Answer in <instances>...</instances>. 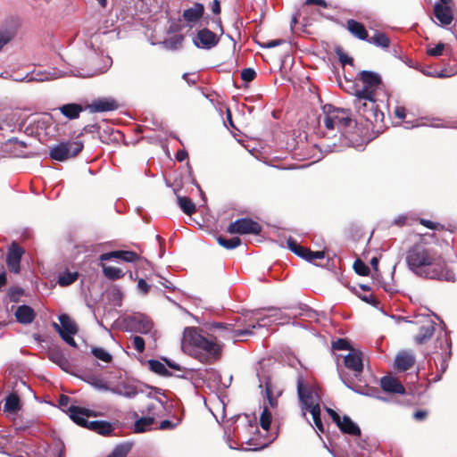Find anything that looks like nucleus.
Segmentation results:
<instances>
[{
    "mask_svg": "<svg viewBox=\"0 0 457 457\" xmlns=\"http://www.w3.org/2000/svg\"><path fill=\"white\" fill-rule=\"evenodd\" d=\"M408 269L416 276L426 278L453 282L454 272L448 268L445 258L436 245L421 237L405 253Z\"/></svg>",
    "mask_w": 457,
    "mask_h": 457,
    "instance_id": "obj_1",
    "label": "nucleus"
},
{
    "mask_svg": "<svg viewBox=\"0 0 457 457\" xmlns=\"http://www.w3.org/2000/svg\"><path fill=\"white\" fill-rule=\"evenodd\" d=\"M183 348L202 362L221 356L223 345L214 334L204 335L203 329L196 327L186 328L183 334Z\"/></svg>",
    "mask_w": 457,
    "mask_h": 457,
    "instance_id": "obj_2",
    "label": "nucleus"
},
{
    "mask_svg": "<svg viewBox=\"0 0 457 457\" xmlns=\"http://www.w3.org/2000/svg\"><path fill=\"white\" fill-rule=\"evenodd\" d=\"M353 95L355 96L353 104L359 115L372 126V129H381L385 116L378 108L375 96L366 90H355Z\"/></svg>",
    "mask_w": 457,
    "mask_h": 457,
    "instance_id": "obj_3",
    "label": "nucleus"
},
{
    "mask_svg": "<svg viewBox=\"0 0 457 457\" xmlns=\"http://www.w3.org/2000/svg\"><path fill=\"white\" fill-rule=\"evenodd\" d=\"M324 125L328 129L345 130L355 124V120L351 118L349 109L336 107L332 104L323 106Z\"/></svg>",
    "mask_w": 457,
    "mask_h": 457,
    "instance_id": "obj_4",
    "label": "nucleus"
},
{
    "mask_svg": "<svg viewBox=\"0 0 457 457\" xmlns=\"http://www.w3.org/2000/svg\"><path fill=\"white\" fill-rule=\"evenodd\" d=\"M262 321H263V319L258 320L256 324H253L249 327V328L245 329L235 328L234 324L227 322H212L206 324L205 327L208 330L215 332L213 334L217 337L218 341L219 338L233 339L236 341V338L237 337L252 335L253 328H255L257 326H262L261 324Z\"/></svg>",
    "mask_w": 457,
    "mask_h": 457,
    "instance_id": "obj_5",
    "label": "nucleus"
},
{
    "mask_svg": "<svg viewBox=\"0 0 457 457\" xmlns=\"http://www.w3.org/2000/svg\"><path fill=\"white\" fill-rule=\"evenodd\" d=\"M297 394L302 403V415L303 417L306 416L309 408L320 404V396L318 389L309 386L301 376L297 378Z\"/></svg>",
    "mask_w": 457,
    "mask_h": 457,
    "instance_id": "obj_6",
    "label": "nucleus"
},
{
    "mask_svg": "<svg viewBox=\"0 0 457 457\" xmlns=\"http://www.w3.org/2000/svg\"><path fill=\"white\" fill-rule=\"evenodd\" d=\"M84 148L80 141H65L53 146L49 155L53 160L64 162L76 157Z\"/></svg>",
    "mask_w": 457,
    "mask_h": 457,
    "instance_id": "obj_7",
    "label": "nucleus"
},
{
    "mask_svg": "<svg viewBox=\"0 0 457 457\" xmlns=\"http://www.w3.org/2000/svg\"><path fill=\"white\" fill-rule=\"evenodd\" d=\"M262 230V225L251 218L237 219L227 228L228 233L239 235H259Z\"/></svg>",
    "mask_w": 457,
    "mask_h": 457,
    "instance_id": "obj_8",
    "label": "nucleus"
},
{
    "mask_svg": "<svg viewBox=\"0 0 457 457\" xmlns=\"http://www.w3.org/2000/svg\"><path fill=\"white\" fill-rule=\"evenodd\" d=\"M358 79L362 83L361 90H366L373 96H376V92L382 84L381 76L374 71H361L357 74Z\"/></svg>",
    "mask_w": 457,
    "mask_h": 457,
    "instance_id": "obj_9",
    "label": "nucleus"
},
{
    "mask_svg": "<svg viewBox=\"0 0 457 457\" xmlns=\"http://www.w3.org/2000/svg\"><path fill=\"white\" fill-rule=\"evenodd\" d=\"M23 254V248L13 241L9 246L6 254V266L10 272L14 274L21 272V262Z\"/></svg>",
    "mask_w": 457,
    "mask_h": 457,
    "instance_id": "obj_10",
    "label": "nucleus"
},
{
    "mask_svg": "<svg viewBox=\"0 0 457 457\" xmlns=\"http://www.w3.org/2000/svg\"><path fill=\"white\" fill-rule=\"evenodd\" d=\"M219 42V36L207 28L199 29L193 39L194 45L203 49H212L215 47Z\"/></svg>",
    "mask_w": 457,
    "mask_h": 457,
    "instance_id": "obj_11",
    "label": "nucleus"
},
{
    "mask_svg": "<svg viewBox=\"0 0 457 457\" xmlns=\"http://www.w3.org/2000/svg\"><path fill=\"white\" fill-rule=\"evenodd\" d=\"M100 261H109L111 259H119L125 262L131 263H139L145 262L148 263L147 260L141 257L138 253L134 251H124V250H117L112 251L109 253H102L99 257Z\"/></svg>",
    "mask_w": 457,
    "mask_h": 457,
    "instance_id": "obj_12",
    "label": "nucleus"
},
{
    "mask_svg": "<svg viewBox=\"0 0 457 457\" xmlns=\"http://www.w3.org/2000/svg\"><path fill=\"white\" fill-rule=\"evenodd\" d=\"M68 412L70 418L74 421L77 425L85 428L87 426L88 420L86 417H96V413L94 411H91L87 408L71 405L68 408Z\"/></svg>",
    "mask_w": 457,
    "mask_h": 457,
    "instance_id": "obj_13",
    "label": "nucleus"
},
{
    "mask_svg": "<svg viewBox=\"0 0 457 457\" xmlns=\"http://www.w3.org/2000/svg\"><path fill=\"white\" fill-rule=\"evenodd\" d=\"M118 108L119 104L112 97L97 98L86 107V109H88L90 112H111L117 110Z\"/></svg>",
    "mask_w": 457,
    "mask_h": 457,
    "instance_id": "obj_14",
    "label": "nucleus"
},
{
    "mask_svg": "<svg viewBox=\"0 0 457 457\" xmlns=\"http://www.w3.org/2000/svg\"><path fill=\"white\" fill-rule=\"evenodd\" d=\"M345 366L359 376L363 370L362 353L360 350L352 349L344 358Z\"/></svg>",
    "mask_w": 457,
    "mask_h": 457,
    "instance_id": "obj_15",
    "label": "nucleus"
},
{
    "mask_svg": "<svg viewBox=\"0 0 457 457\" xmlns=\"http://www.w3.org/2000/svg\"><path fill=\"white\" fill-rule=\"evenodd\" d=\"M132 329L137 333L148 334L153 329V321L145 315L137 313L129 318Z\"/></svg>",
    "mask_w": 457,
    "mask_h": 457,
    "instance_id": "obj_16",
    "label": "nucleus"
},
{
    "mask_svg": "<svg viewBox=\"0 0 457 457\" xmlns=\"http://www.w3.org/2000/svg\"><path fill=\"white\" fill-rule=\"evenodd\" d=\"M380 386L383 391L390 394L404 395L405 388L397 378L391 375L384 376L380 379Z\"/></svg>",
    "mask_w": 457,
    "mask_h": 457,
    "instance_id": "obj_17",
    "label": "nucleus"
},
{
    "mask_svg": "<svg viewBox=\"0 0 457 457\" xmlns=\"http://www.w3.org/2000/svg\"><path fill=\"white\" fill-rule=\"evenodd\" d=\"M415 364L414 355L407 351H401L395 359V368L398 371H406Z\"/></svg>",
    "mask_w": 457,
    "mask_h": 457,
    "instance_id": "obj_18",
    "label": "nucleus"
},
{
    "mask_svg": "<svg viewBox=\"0 0 457 457\" xmlns=\"http://www.w3.org/2000/svg\"><path fill=\"white\" fill-rule=\"evenodd\" d=\"M434 15L445 26L450 25L453 21V14L450 4H436L434 5Z\"/></svg>",
    "mask_w": 457,
    "mask_h": 457,
    "instance_id": "obj_19",
    "label": "nucleus"
},
{
    "mask_svg": "<svg viewBox=\"0 0 457 457\" xmlns=\"http://www.w3.org/2000/svg\"><path fill=\"white\" fill-rule=\"evenodd\" d=\"M60 325L54 323V328L61 335L65 334H77L78 327L73 320L67 315L62 314L59 316Z\"/></svg>",
    "mask_w": 457,
    "mask_h": 457,
    "instance_id": "obj_20",
    "label": "nucleus"
},
{
    "mask_svg": "<svg viewBox=\"0 0 457 457\" xmlns=\"http://www.w3.org/2000/svg\"><path fill=\"white\" fill-rule=\"evenodd\" d=\"M124 135L121 131L107 126L99 132V139L102 143L110 145L121 141Z\"/></svg>",
    "mask_w": 457,
    "mask_h": 457,
    "instance_id": "obj_21",
    "label": "nucleus"
},
{
    "mask_svg": "<svg viewBox=\"0 0 457 457\" xmlns=\"http://www.w3.org/2000/svg\"><path fill=\"white\" fill-rule=\"evenodd\" d=\"M204 13V6L201 3H195L192 7L184 10L183 19L191 23H195L202 19Z\"/></svg>",
    "mask_w": 457,
    "mask_h": 457,
    "instance_id": "obj_22",
    "label": "nucleus"
},
{
    "mask_svg": "<svg viewBox=\"0 0 457 457\" xmlns=\"http://www.w3.org/2000/svg\"><path fill=\"white\" fill-rule=\"evenodd\" d=\"M346 29L354 37L363 41L368 39V30L361 22L349 19L346 21Z\"/></svg>",
    "mask_w": 457,
    "mask_h": 457,
    "instance_id": "obj_23",
    "label": "nucleus"
},
{
    "mask_svg": "<svg viewBox=\"0 0 457 457\" xmlns=\"http://www.w3.org/2000/svg\"><path fill=\"white\" fill-rule=\"evenodd\" d=\"M47 358L58 365L62 370H67L70 368V362L59 347L49 348Z\"/></svg>",
    "mask_w": 457,
    "mask_h": 457,
    "instance_id": "obj_24",
    "label": "nucleus"
},
{
    "mask_svg": "<svg viewBox=\"0 0 457 457\" xmlns=\"http://www.w3.org/2000/svg\"><path fill=\"white\" fill-rule=\"evenodd\" d=\"M86 428L102 436H109L114 430L113 425L106 420L88 421Z\"/></svg>",
    "mask_w": 457,
    "mask_h": 457,
    "instance_id": "obj_25",
    "label": "nucleus"
},
{
    "mask_svg": "<svg viewBox=\"0 0 457 457\" xmlns=\"http://www.w3.org/2000/svg\"><path fill=\"white\" fill-rule=\"evenodd\" d=\"M15 317L21 324H30L36 318V312L30 306L24 304L17 308Z\"/></svg>",
    "mask_w": 457,
    "mask_h": 457,
    "instance_id": "obj_26",
    "label": "nucleus"
},
{
    "mask_svg": "<svg viewBox=\"0 0 457 457\" xmlns=\"http://www.w3.org/2000/svg\"><path fill=\"white\" fill-rule=\"evenodd\" d=\"M435 325V322L432 320H428L425 325H422L415 337V342L419 345H422L430 339L436 330Z\"/></svg>",
    "mask_w": 457,
    "mask_h": 457,
    "instance_id": "obj_27",
    "label": "nucleus"
},
{
    "mask_svg": "<svg viewBox=\"0 0 457 457\" xmlns=\"http://www.w3.org/2000/svg\"><path fill=\"white\" fill-rule=\"evenodd\" d=\"M109 390L115 395L127 398H134L139 393L136 386L126 383L119 384L116 386L110 388Z\"/></svg>",
    "mask_w": 457,
    "mask_h": 457,
    "instance_id": "obj_28",
    "label": "nucleus"
},
{
    "mask_svg": "<svg viewBox=\"0 0 457 457\" xmlns=\"http://www.w3.org/2000/svg\"><path fill=\"white\" fill-rule=\"evenodd\" d=\"M337 427L345 434L356 436H361L360 428L346 415L340 420Z\"/></svg>",
    "mask_w": 457,
    "mask_h": 457,
    "instance_id": "obj_29",
    "label": "nucleus"
},
{
    "mask_svg": "<svg viewBox=\"0 0 457 457\" xmlns=\"http://www.w3.org/2000/svg\"><path fill=\"white\" fill-rule=\"evenodd\" d=\"M366 41L384 49L388 48L391 44V40L387 35L380 31H376L371 37L368 36V39H366Z\"/></svg>",
    "mask_w": 457,
    "mask_h": 457,
    "instance_id": "obj_30",
    "label": "nucleus"
},
{
    "mask_svg": "<svg viewBox=\"0 0 457 457\" xmlns=\"http://www.w3.org/2000/svg\"><path fill=\"white\" fill-rule=\"evenodd\" d=\"M155 423V417L145 416L137 419L134 423V432L143 433L152 428V426Z\"/></svg>",
    "mask_w": 457,
    "mask_h": 457,
    "instance_id": "obj_31",
    "label": "nucleus"
},
{
    "mask_svg": "<svg viewBox=\"0 0 457 457\" xmlns=\"http://www.w3.org/2000/svg\"><path fill=\"white\" fill-rule=\"evenodd\" d=\"M60 111L68 119L74 120L79 117L83 107L79 104H67L61 106Z\"/></svg>",
    "mask_w": 457,
    "mask_h": 457,
    "instance_id": "obj_32",
    "label": "nucleus"
},
{
    "mask_svg": "<svg viewBox=\"0 0 457 457\" xmlns=\"http://www.w3.org/2000/svg\"><path fill=\"white\" fill-rule=\"evenodd\" d=\"M287 247L297 256L307 260L308 254L311 253V249L300 245L294 238L289 237L287 240Z\"/></svg>",
    "mask_w": 457,
    "mask_h": 457,
    "instance_id": "obj_33",
    "label": "nucleus"
},
{
    "mask_svg": "<svg viewBox=\"0 0 457 457\" xmlns=\"http://www.w3.org/2000/svg\"><path fill=\"white\" fill-rule=\"evenodd\" d=\"M4 411L14 413L21 409L20 397L16 393L10 394L4 403Z\"/></svg>",
    "mask_w": 457,
    "mask_h": 457,
    "instance_id": "obj_34",
    "label": "nucleus"
},
{
    "mask_svg": "<svg viewBox=\"0 0 457 457\" xmlns=\"http://www.w3.org/2000/svg\"><path fill=\"white\" fill-rule=\"evenodd\" d=\"M103 274L105 278L110 280H117L122 278L125 276V272L117 267L108 266L106 264H101Z\"/></svg>",
    "mask_w": 457,
    "mask_h": 457,
    "instance_id": "obj_35",
    "label": "nucleus"
},
{
    "mask_svg": "<svg viewBox=\"0 0 457 457\" xmlns=\"http://www.w3.org/2000/svg\"><path fill=\"white\" fill-rule=\"evenodd\" d=\"M149 369L162 377H170L172 373L166 368V366L160 361L157 360H149L148 361Z\"/></svg>",
    "mask_w": 457,
    "mask_h": 457,
    "instance_id": "obj_36",
    "label": "nucleus"
},
{
    "mask_svg": "<svg viewBox=\"0 0 457 457\" xmlns=\"http://www.w3.org/2000/svg\"><path fill=\"white\" fill-rule=\"evenodd\" d=\"M265 387V396L267 398L268 403L271 408H276L278 406V396L280 395V393H278L277 395H274L272 384L270 378H267L264 383Z\"/></svg>",
    "mask_w": 457,
    "mask_h": 457,
    "instance_id": "obj_37",
    "label": "nucleus"
},
{
    "mask_svg": "<svg viewBox=\"0 0 457 457\" xmlns=\"http://www.w3.org/2000/svg\"><path fill=\"white\" fill-rule=\"evenodd\" d=\"M177 200L180 209L184 213L187 215H191L195 212V205L189 197L178 196Z\"/></svg>",
    "mask_w": 457,
    "mask_h": 457,
    "instance_id": "obj_38",
    "label": "nucleus"
},
{
    "mask_svg": "<svg viewBox=\"0 0 457 457\" xmlns=\"http://www.w3.org/2000/svg\"><path fill=\"white\" fill-rule=\"evenodd\" d=\"M107 297L109 301L112 302L114 305L120 306L122 303L123 293L117 286H113L108 291Z\"/></svg>",
    "mask_w": 457,
    "mask_h": 457,
    "instance_id": "obj_39",
    "label": "nucleus"
},
{
    "mask_svg": "<svg viewBox=\"0 0 457 457\" xmlns=\"http://www.w3.org/2000/svg\"><path fill=\"white\" fill-rule=\"evenodd\" d=\"M217 241L220 245L222 247L231 250L241 245V239L238 237H234L232 238L227 239L223 237H218Z\"/></svg>",
    "mask_w": 457,
    "mask_h": 457,
    "instance_id": "obj_40",
    "label": "nucleus"
},
{
    "mask_svg": "<svg viewBox=\"0 0 457 457\" xmlns=\"http://www.w3.org/2000/svg\"><path fill=\"white\" fill-rule=\"evenodd\" d=\"M78 272L65 271L58 278V284L62 287H67L74 283L78 279Z\"/></svg>",
    "mask_w": 457,
    "mask_h": 457,
    "instance_id": "obj_41",
    "label": "nucleus"
},
{
    "mask_svg": "<svg viewBox=\"0 0 457 457\" xmlns=\"http://www.w3.org/2000/svg\"><path fill=\"white\" fill-rule=\"evenodd\" d=\"M271 420V412L269 411L268 406H264L260 417V426L262 429L268 431L270 428Z\"/></svg>",
    "mask_w": 457,
    "mask_h": 457,
    "instance_id": "obj_42",
    "label": "nucleus"
},
{
    "mask_svg": "<svg viewBox=\"0 0 457 457\" xmlns=\"http://www.w3.org/2000/svg\"><path fill=\"white\" fill-rule=\"evenodd\" d=\"M307 411H309L312 416L313 422L317 428L320 432H324L323 424L320 419V404H315V406L309 408Z\"/></svg>",
    "mask_w": 457,
    "mask_h": 457,
    "instance_id": "obj_43",
    "label": "nucleus"
},
{
    "mask_svg": "<svg viewBox=\"0 0 457 457\" xmlns=\"http://www.w3.org/2000/svg\"><path fill=\"white\" fill-rule=\"evenodd\" d=\"M91 352L95 357L104 362L109 363L112 361V356L104 348L94 347L92 348Z\"/></svg>",
    "mask_w": 457,
    "mask_h": 457,
    "instance_id": "obj_44",
    "label": "nucleus"
},
{
    "mask_svg": "<svg viewBox=\"0 0 457 457\" xmlns=\"http://www.w3.org/2000/svg\"><path fill=\"white\" fill-rule=\"evenodd\" d=\"M130 451L129 445H119L114 447L112 452L108 454L106 457H127Z\"/></svg>",
    "mask_w": 457,
    "mask_h": 457,
    "instance_id": "obj_45",
    "label": "nucleus"
},
{
    "mask_svg": "<svg viewBox=\"0 0 457 457\" xmlns=\"http://www.w3.org/2000/svg\"><path fill=\"white\" fill-rule=\"evenodd\" d=\"M15 37V32L12 29L0 30V51L11 42Z\"/></svg>",
    "mask_w": 457,
    "mask_h": 457,
    "instance_id": "obj_46",
    "label": "nucleus"
},
{
    "mask_svg": "<svg viewBox=\"0 0 457 457\" xmlns=\"http://www.w3.org/2000/svg\"><path fill=\"white\" fill-rule=\"evenodd\" d=\"M354 271L361 276H368L370 274V268L360 259L353 262Z\"/></svg>",
    "mask_w": 457,
    "mask_h": 457,
    "instance_id": "obj_47",
    "label": "nucleus"
},
{
    "mask_svg": "<svg viewBox=\"0 0 457 457\" xmlns=\"http://www.w3.org/2000/svg\"><path fill=\"white\" fill-rule=\"evenodd\" d=\"M24 295V290L21 287H14L8 290V297L11 302L18 303L21 297Z\"/></svg>",
    "mask_w": 457,
    "mask_h": 457,
    "instance_id": "obj_48",
    "label": "nucleus"
},
{
    "mask_svg": "<svg viewBox=\"0 0 457 457\" xmlns=\"http://www.w3.org/2000/svg\"><path fill=\"white\" fill-rule=\"evenodd\" d=\"M332 349L334 350H351L353 349L351 347L350 343L347 339L345 338H338L337 340L332 342Z\"/></svg>",
    "mask_w": 457,
    "mask_h": 457,
    "instance_id": "obj_49",
    "label": "nucleus"
},
{
    "mask_svg": "<svg viewBox=\"0 0 457 457\" xmlns=\"http://www.w3.org/2000/svg\"><path fill=\"white\" fill-rule=\"evenodd\" d=\"M256 77V72L252 68H245L241 71V79L245 82L253 81Z\"/></svg>",
    "mask_w": 457,
    "mask_h": 457,
    "instance_id": "obj_50",
    "label": "nucleus"
},
{
    "mask_svg": "<svg viewBox=\"0 0 457 457\" xmlns=\"http://www.w3.org/2000/svg\"><path fill=\"white\" fill-rule=\"evenodd\" d=\"M445 44L444 43H438L435 47L428 48L427 50V54L430 56H440L443 54L444 49H445Z\"/></svg>",
    "mask_w": 457,
    "mask_h": 457,
    "instance_id": "obj_51",
    "label": "nucleus"
},
{
    "mask_svg": "<svg viewBox=\"0 0 457 457\" xmlns=\"http://www.w3.org/2000/svg\"><path fill=\"white\" fill-rule=\"evenodd\" d=\"M133 347L139 353H142L145 351V340L139 336H135L132 342Z\"/></svg>",
    "mask_w": 457,
    "mask_h": 457,
    "instance_id": "obj_52",
    "label": "nucleus"
},
{
    "mask_svg": "<svg viewBox=\"0 0 457 457\" xmlns=\"http://www.w3.org/2000/svg\"><path fill=\"white\" fill-rule=\"evenodd\" d=\"M137 288L143 295H147L150 290V285L144 278L137 280Z\"/></svg>",
    "mask_w": 457,
    "mask_h": 457,
    "instance_id": "obj_53",
    "label": "nucleus"
},
{
    "mask_svg": "<svg viewBox=\"0 0 457 457\" xmlns=\"http://www.w3.org/2000/svg\"><path fill=\"white\" fill-rule=\"evenodd\" d=\"M162 401H158L157 403H152L147 405V416H154L156 417L158 414L156 413L155 410L158 408L159 405H162Z\"/></svg>",
    "mask_w": 457,
    "mask_h": 457,
    "instance_id": "obj_54",
    "label": "nucleus"
},
{
    "mask_svg": "<svg viewBox=\"0 0 457 457\" xmlns=\"http://www.w3.org/2000/svg\"><path fill=\"white\" fill-rule=\"evenodd\" d=\"M420 224L430 229H439L442 226L439 223L433 222L428 220L420 219Z\"/></svg>",
    "mask_w": 457,
    "mask_h": 457,
    "instance_id": "obj_55",
    "label": "nucleus"
},
{
    "mask_svg": "<svg viewBox=\"0 0 457 457\" xmlns=\"http://www.w3.org/2000/svg\"><path fill=\"white\" fill-rule=\"evenodd\" d=\"M324 257H325V253L323 251L313 252L311 250V253L308 254V258L306 261L313 262L316 259H323Z\"/></svg>",
    "mask_w": 457,
    "mask_h": 457,
    "instance_id": "obj_56",
    "label": "nucleus"
},
{
    "mask_svg": "<svg viewBox=\"0 0 457 457\" xmlns=\"http://www.w3.org/2000/svg\"><path fill=\"white\" fill-rule=\"evenodd\" d=\"M359 297L365 303H370L373 306H377L378 304V301L375 298L373 295H359Z\"/></svg>",
    "mask_w": 457,
    "mask_h": 457,
    "instance_id": "obj_57",
    "label": "nucleus"
},
{
    "mask_svg": "<svg viewBox=\"0 0 457 457\" xmlns=\"http://www.w3.org/2000/svg\"><path fill=\"white\" fill-rule=\"evenodd\" d=\"M74 334H65V335H61V337L63 339V341H65L69 345L72 346V347H77V344L74 340V338L72 337Z\"/></svg>",
    "mask_w": 457,
    "mask_h": 457,
    "instance_id": "obj_58",
    "label": "nucleus"
},
{
    "mask_svg": "<svg viewBox=\"0 0 457 457\" xmlns=\"http://www.w3.org/2000/svg\"><path fill=\"white\" fill-rule=\"evenodd\" d=\"M327 412L331 417L332 420L337 425L339 424L340 420L342 419L340 415L334 411L333 409L327 408Z\"/></svg>",
    "mask_w": 457,
    "mask_h": 457,
    "instance_id": "obj_59",
    "label": "nucleus"
},
{
    "mask_svg": "<svg viewBox=\"0 0 457 457\" xmlns=\"http://www.w3.org/2000/svg\"><path fill=\"white\" fill-rule=\"evenodd\" d=\"M176 426L175 423H172L170 420H162L160 425H159V428L160 429H162V430H165V429H172L174 428Z\"/></svg>",
    "mask_w": 457,
    "mask_h": 457,
    "instance_id": "obj_60",
    "label": "nucleus"
},
{
    "mask_svg": "<svg viewBox=\"0 0 457 457\" xmlns=\"http://www.w3.org/2000/svg\"><path fill=\"white\" fill-rule=\"evenodd\" d=\"M83 129L86 133L97 132L99 134L100 126L97 124H89V125L85 126Z\"/></svg>",
    "mask_w": 457,
    "mask_h": 457,
    "instance_id": "obj_61",
    "label": "nucleus"
},
{
    "mask_svg": "<svg viewBox=\"0 0 457 457\" xmlns=\"http://www.w3.org/2000/svg\"><path fill=\"white\" fill-rule=\"evenodd\" d=\"M407 223V217L405 215H400L397 218H395L393 221V224L398 226V227H403Z\"/></svg>",
    "mask_w": 457,
    "mask_h": 457,
    "instance_id": "obj_62",
    "label": "nucleus"
},
{
    "mask_svg": "<svg viewBox=\"0 0 457 457\" xmlns=\"http://www.w3.org/2000/svg\"><path fill=\"white\" fill-rule=\"evenodd\" d=\"M394 112L395 115L400 120H403L406 116L405 108L403 106H396Z\"/></svg>",
    "mask_w": 457,
    "mask_h": 457,
    "instance_id": "obj_63",
    "label": "nucleus"
},
{
    "mask_svg": "<svg viewBox=\"0 0 457 457\" xmlns=\"http://www.w3.org/2000/svg\"><path fill=\"white\" fill-rule=\"evenodd\" d=\"M428 411L424 410H418L414 412L413 417L417 420H423L427 418Z\"/></svg>",
    "mask_w": 457,
    "mask_h": 457,
    "instance_id": "obj_64",
    "label": "nucleus"
}]
</instances>
